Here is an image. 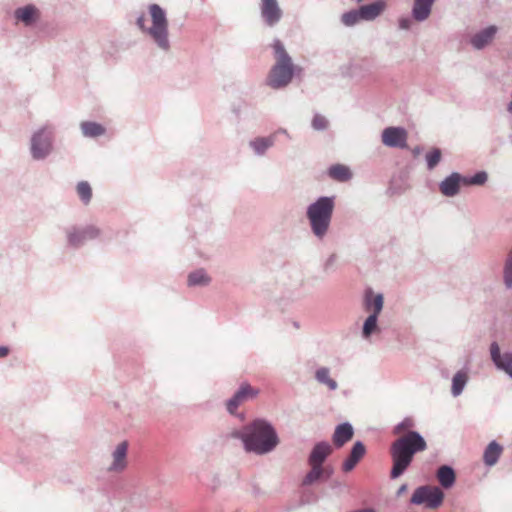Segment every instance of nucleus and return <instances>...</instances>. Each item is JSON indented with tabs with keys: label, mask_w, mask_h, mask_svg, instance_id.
I'll return each instance as SVG.
<instances>
[{
	"label": "nucleus",
	"mask_w": 512,
	"mask_h": 512,
	"mask_svg": "<svg viewBox=\"0 0 512 512\" xmlns=\"http://www.w3.org/2000/svg\"><path fill=\"white\" fill-rule=\"evenodd\" d=\"M232 437L241 440L244 450L255 455L269 454L280 442L275 427L263 418H256L241 430L233 431Z\"/></svg>",
	"instance_id": "obj_1"
},
{
	"label": "nucleus",
	"mask_w": 512,
	"mask_h": 512,
	"mask_svg": "<svg viewBox=\"0 0 512 512\" xmlns=\"http://www.w3.org/2000/svg\"><path fill=\"white\" fill-rule=\"evenodd\" d=\"M426 449V440L415 430L405 432L395 439L389 449L392 461L390 478L397 479L402 476L413 463L415 455Z\"/></svg>",
	"instance_id": "obj_2"
},
{
	"label": "nucleus",
	"mask_w": 512,
	"mask_h": 512,
	"mask_svg": "<svg viewBox=\"0 0 512 512\" xmlns=\"http://www.w3.org/2000/svg\"><path fill=\"white\" fill-rule=\"evenodd\" d=\"M272 49L275 63L267 74L265 84L273 90H281L292 82L296 71L300 70V67L293 63L291 56L280 39L276 38L273 40Z\"/></svg>",
	"instance_id": "obj_3"
},
{
	"label": "nucleus",
	"mask_w": 512,
	"mask_h": 512,
	"mask_svg": "<svg viewBox=\"0 0 512 512\" xmlns=\"http://www.w3.org/2000/svg\"><path fill=\"white\" fill-rule=\"evenodd\" d=\"M335 196H320L306 208V218L312 234L323 240L330 229L335 209Z\"/></svg>",
	"instance_id": "obj_4"
},
{
	"label": "nucleus",
	"mask_w": 512,
	"mask_h": 512,
	"mask_svg": "<svg viewBox=\"0 0 512 512\" xmlns=\"http://www.w3.org/2000/svg\"><path fill=\"white\" fill-rule=\"evenodd\" d=\"M149 12L152 25L150 27L145 26L146 17L144 14L137 17L136 25L153 39L159 49L167 52L170 49V41L168 38V20L166 12L158 4L149 5Z\"/></svg>",
	"instance_id": "obj_5"
},
{
	"label": "nucleus",
	"mask_w": 512,
	"mask_h": 512,
	"mask_svg": "<svg viewBox=\"0 0 512 512\" xmlns=\"http://www.w3.org/2000/svg\"><path fill=\"white\" fill-rule=\"evenodd\" d=\"M55 127L52 124H45L36 129L30 138L29 151L31 158L35 161H42L48 158L54 149Z\"/></svg>",
	"instance_id": "obj_6"
},
{
	"label": "nucleus",
	"mask_w": 512,
	"mask_h": 512,
	"mask_svg": "<svg viewBox=\"0 0 512 512\" xmlns=\"http://www.w3.org/2000/svg\"><path fill=\"white\" fill-rule=\"evenodd\" d=\"M488 179L485 171H479L473 176H464L458 172H452L449 176L444 178L439 184L440 192L446 197L456 196L461 186L483 185Z\"/></svg>",
	"instance_id": "obj_7"
},
{
	"label": "nucleus",
	"mask_w": 512,
	"mask_h": 512,
	"mask_svg": "<svg viewBox=\"0 0 512 512\" xmlns=\"http://www.w3.org/2000/svg\"><path fill=\"white\" fill-rule=\"evenodd\" d=\"M444 497L445 494L440 487L423 485L414 490L410 503L424 505L428 509H436L442 505Z\"/></svg>",
	"instance_id": "obj_8"
},
{
	"label": "nucleus",
	"mask_w": 512,
	"mask_h": 512,
	"mask_svg": "<svg viewBox=\"0 0 512 512\" xmlns=\"http://www.w3.org/2000/svg\"><path fill=\"white\" fill-rule=\"evenodd\" d=\"M67 246L79 249L89 240L100 236V229L94 225L78 226L72 225L64 229Z\"/></svg>",
	"instance_id": "obj_9"
},
{
	"label": "nucleus",
	"mask_w": 512,
	"mask_h": 512,
	"mask_svg": "<svg viewBox=\"0 0 512 512\" xmlns=\"http://www.w3.org/2000/svg\"><path fill=\"white\" fill-rule=\"evenodd\" d=\"M259 393L260 390L254 388L248 382L241 383L237 391L226 401L227 412L234 415L241 404L255 399Z\"/></svg>",
	"instance_id": "obj_10"
},
{
	"label": "nucleus",
	"mask_w": 512,
	"mask_h": 512,
	"mask_svg": "<svg viewBox=\"0 0 512 512\" xmlns=\"http://www.w3.org/2000/svg\"><path fill=\"white\" fill-rule=\"evenodd\" d=\"M260 16L267 27H275L283 17V11L277 0H260Z\"/></svg>",
	"instance_id": "obj_11"
},
{
	"label": "nucleus",
	"mask_w": 512,
	"mask_h": 512,
	"mask_svg": "<svg viewBox=\"0 0 512 512\" xmlns=\"http://www.w3.org/2000/svg\"><path fill=\"white\" fill-rule=\"evenodd\" d=\"M490 357L495 367L505 372L512 379V352L501 353L500 346L496 341L490 344Z\"/></svg>",
	"instance_id": "obj_12"
},
{
	"label": "nucleus",
	"mask_w": 512,
	"mask_h": 512,
	"mask_svg": "<svg viewBox=\"0 0 512 512\" xmlns=\"http://www.w3.org/2000/svg\"><path fill=\"white\" fill-rule=\"evenodd\" d=\"M382 142L391 148H405L407 132L402 127H387L382 132Z\"/></svg>",
	"instance_id": "obj_13"
},
{
	"label": "nucleus",
	"mask_w": 512,
	"mask_h": 512,
	"mask_svg": "<svg viewBox=\"0 0 512 512\" xmlns=\"http://www.w3.org/2000/svg\"><path fill=\"white\" fill-rule=\"evenodd\" d=\"M498 28L495 25H490L476 32L470 38V44L476 50H482L488 46L495 38Z\"/></svg>",
	"instance_id": "obj_14"
},
{
	"label": "nucleus",
	"mask_w": 512,
	"mask_h": 512,
	"mask_svg": "<svg viewBox=\"0 0 512 512\" xmlns=\"http://www.w3.org/2000/svg\"><path fill=\"white\" fill-rule=\"evenodd\" d=\"M332 452L333 448L329 442L319 441L313 446L307 462L308 464L323 465Z\"/></svg>",
	"instance_id": "obj_15"
},
{
	"label": "nucleus",
	"mask_w": 512,
	"mask_h": 512,
	"mask_svg": "<svg viewBox=\"0 0 512 512\" xmlns=\"http://www.w3.org/2000/svg\"><path fill=\"white\" fill-rule=\"evenodd\" d=\"M366 454V447L362 441H356L350 449L348 457L342 464L344 472L352 471Z\"/></svg>",
	"instance_id": "obj_16"
},
{
	"label": "nucleus",
	"mask_w": 512,
	"mask_h": 512,
	"mask_svg": "<svg viewBox=\"0 0 512 512\" xmlns=\"http://www.w3.org/2000/svg\"><path fill=\"white\" fill-rule=\"evenodd\" d=\"M354 436V428L351 423L343 422L336 426L332 435V441L336 448L343 447Z\"/></svg>",
	"instance_id": "obj_17"
},
{
	"label": "nucleus",
	"mask_w": 512,
	"mask_h": 512,
	"mask_svg": "<svg viewBox=\"0 0 512 512\" xmlns=\"http://www.w3.org/2000/svg\"><path fill=\"white\" fill-rule=\"evenodd\" d=\"M384 306V296L382 293H374L371 288L365 290L364 308L371 311V314L380 315Z\"/></svg>",
	"instance_id": "obj_18"
},
{
	"label": "nucleus",
	"mask_w": 512,
	"mask_h": 512,
	"mask_svg": "<svg viewBox=\"0 0 512 512\" xmlns=\"http://www.w3.org/2000/svg\"><path fill=\"white\" fill-rule=\"evenodd\" d=\"M127 451H128V442L123 441L119 443L114 450L112 456H113V462L109 466V471L114 472H121L123 471L127 466Z\"/></svg>",
	"instance_id": "obj_19"
},
{
	"label": "nucleus",
	"mask_w": 512,
	"mask_h": 512,
	"mask_svg": "<svg viewBox=\"0 0 512 512\" xmlns=\"http://www.w3.org/2000/svg\"><path fill=\"white\" fill-rule=\"evenodd\" d=\"M39 10L32 4L19 7L14 11V17L25 26L33 25L39 18Z\"/></svg>",
	"instance_id": "obj_20"
},
{
	"label": "nucleus",
	"mask_w": 512,
	"mask_h": 512,
	"mask_svg": "<svg viewBox=\"0 0 512 512\" xmlns=\"http://www.w3.org/2000/svg\"><path fill=\"white\" fill-rule=\"evenodd\" d=\"M363 21H373L386 9L384 0H376L369 4L359 6Z\"/></svg>",
	"instance_id": "obj_21"
},
{
	"label": "nucleus",
	"mask_w": 512,
	"mask_h": 512,
	"mask_svg": "<svg viewBox=\"0 0 512 512\" xmlns=\"http://www.w3.org/2000/svg\"><path fill=\"white\" fill-rule=\"evenodd\" d=\"M503 446L498 443L496 440L491 441L484 449L483 452V463L487 467H493L499 461L502 453Z\"/></svg>",
	"instance_id": "obj_22"
},
{
	"label": "nucleus",
	"mask_w": 512,
	"mask_h": 512,
	"mask_svg": "<svg viewBox=\"0 0 512 512\" xmlns=\"http://www.w3.org/2000/svg\"><path fill=\"white\" fill-rule=\"evenodd\" d=\"M435 0H414L412 6V17L418 22L427 20L431 14Z\"/></svg>",
	"instance_id": "obj_23"
},
{
	"label": "nucleus",
	"mask_w": 512,
	"mask_h": 512,
	"mask_svg": "<svg viewBox=\"0 0 512 512\" xmlns=\"http://www.w3.org/2000/svg\"><path fill=\"white\" fill-rule=\"evenodd\" d=\"M436 478L442 488L450 489L456 482V473L452 466L444 464L438 467Z\"/></svg>",
	"instance_id": "obj_24"
},
{
	"label": "nucleus",
	"mask_w": 512,
	"mask_h": 512,
	"mask_svg": "<svg viewBox=\"0 0 512 512\" xmlns=\"http://www.w3.org/2000/svg\"><path fill=\"white\" fill-rule=\"evenodd\" d=\"M275 144V134H271L267 137H256L249 142L250 148L253 150L255 155L263 156L267 150L273 147Z\"/></svg>",
	"instance_id": "obj_25"
},
{
	"label": "nucleus",
	"mask_w": 512,
	"mask_h": 512,
	"mask_svg": "<svg viewBox=\"0 0 512 512\" xmlns=\"http://www.w3.org/2000/svg\"><path fill=\"white\" fill-rule=\"evenodd\" d=\"M327 175L338 182H347L353 176L350 168L343 164L331 165L327 170Z\"/></svg>",
	"instance_id": "obj_26"
},
{
	"label": "nucleus",
	"mask_w": 512,
	"mask_h": 512,
	"mask_svg": "<svg viewBox=\"0 0 512 512\" xmlns=\"http://www.w3.org/2000/svg\"><path fill=\"white\" fill-rule=\"evenodd\" d=\"M82 134L85 137L96 138L105 134V127L97 122L84 121L80 124Z\"/></svg>",
	"instance_id": "obj_27"
},
{
	"label": "nucleus",
	"mask_w": 512,
	"mask_h": 512,
	"mask_svg": "<svg viewBox=\"0 0 512 512\" xmlns=\"http://www.w3.org/2000/svg\"><path fill=\"white\" fill-rule=\"evenodd\" d=\"M378 315L370 314L364 321L362 326V337L365 340L371 338L373 334L380 332V327L378 325Z\"/></svg>",
	"instance_id": "obj_28"
},
{
	"label": "nucleus",
	"mask_w": 512,
	"mask_h": 512,
	"mask_svg": "<svg viewBox=\"0 0 512 512\" xmlns=\"http://www.w3.org/2000/svg\"><path fill=\"white\" fill-rule=\"evenodd\" d=\"M315 379L318 383L326 385L331 391H335L338 388L337 381L330 377V369L328 367L318 368L315 372Z\"/></svg>",
	"instance_id": "obj_29"
},
{
	"label": "nucleus",
	"mask_w": 512,
	"mask_h": 512,
	"mask_svg": "<svg viewBox=\"0 0 512 512\" xmlns=\"http://www.w3.org/2000/svg\"><path fill=\"white\" fill-rule=\"evenodd\" d=\"M503 284L507 290L512 289V247L508 250L503 263Z\"/></svg>",
	"instance_id": "obj_30"
},
{
	"label": "nucleus",
	"mask_w": 512,
	"mask_h": 512,
	"mask_svg": "<svg viewBox=\"0 0 512 512\" xmlns=\"http://www.w3.org/2000/svg\"><path fill=\"white\" fill-rule=\"evenodd\" d=\"M211 279L203 269H198L189 273L187 283L188 286H206Z\"/></svg>",
	"instance_id": "obj_31"
},
{
	"label": "nucleus",
	"mask_w": 512,
	"mask_h": 512,
	"mask_svg": "<svg viewBox=\"0 0 512 512\" xmlns=\"http://www.w3.org/2000/svg\"><path fill=\"white\" fill-rule=\"evenodd\" d=\"M310 471L305 475L302 480L303 486H309L322 478L325 474L323 465L309 464Z\"/></svg>",
	"instance_id": "obj_32"
},
{
	"label": "nucleus",
	"mask_w": 512,
	"mask_h": 512,
	"mask_svg": "<svg viewBox=\"0 0 512 512\" xmlns=\"http://www.w3.org/2000/svg\"><path fill=\"white\" fill-rule=\"evenodd\" d=\"M467 381H468V376L463 371H458L453 376L451 393L454 397L459 396L463 392V390L467 384Z\"/></svg>",
	"instance_id": "obj_33"
},
{
	"label": "nucleus",
	"mask_w": 512,
	"mask_h": 512,
	"mask_svg": "<svg viewBox=\"0 0 512 512\" xmlns=\"http://www.w3.org/2000/svg\"><path fill=\"white\" fill-rule=\"evenodd\" d=\"M363 21L360 8L352 9L341 15V23L346 27H352Z\"/></svg>",
	"instance_id": "obj_34"
},
{
	"label": "nucleus",
	"mask_w": 512,
	"mask_h": 512,
	"mask_svg": "<svg viewBox=\"0 0 512 512\" xmlns=\"http://www.w3.org/2000/svg\"><path fill=\"white\" fill-rule=\"evenodd\" d=\"M442 152L439 148H433L425 155L428 170H433L441 161Z\"/></svg>",
	"instance_id": "obj_35"
},
{
	"label": "nucleus",
	"mask_w": 512,
	"mask_h": 512,
	"mask_svg": "<svg viewBox=\"0 0 512 512\" xmlns=\"http://www.w3.org/2000/svg\"><path fill=\"white\" fill-rule=\"evenodd\" d=\"M77 193L84 204H88L92 198V189L88 182L81 181L77 184Z\"/></svg>",
	"instance_id": "obj_36"
},
{
	"label": "nucleus",
	"mask_w": 512,
	"mask_h": 512,
	"mask_svg": "<svg viewBox=\"0 0 512 512\" xmlns=\"http://www.w3.org/2000/svg\"><path fill=\"white\" fill-rule=\"evenodd\" d=\"M414 425H415L414 420L410 417H406L401 422H399L396 426H394L393 433L400 434L404 431L408 432V431L412 430Z\"/></svg>",
	"instance_id": "obj_37"
},
{
	"label": "nucleus",
	"mask_w": 512,
	"mask_h": 512,
	"mask_svg": "<svg viewBox=\"0 0 512 512\" xmlns=\"http://www.w3.org/2000/svg\"><path fill=\"white\" fill-rule=\"evenodd\" d=\"M311 125L314 130L323 131V130L327 129L328 121L324 116H322L320 114H315L312 119Z\"/></svg>",
	"instance_id": "obj_38"
},
{
	"label": "nucleus",
	"mask_w": 512,
	"mask_h": 512,
	"mask_svg": "<svg viewBox=\"0 0 512 512\" xmlns=\"http://www.w3.org/2000/svg\"><path fill=\"white\" fill-rule=\"evenodd\" d=\"M337 261V255L335 253H332L327 259L326 261L324 262L323 264V271L325 273H330L332 272L334 269V265Z\"/></svg>",
	"instance_id": "obj_39"
},
{
	"label": "nucleus",
	"mask_w": 512,
	"mask_h": 512,
	"mask_svg": "<svg viewBox=\"0 0 512 512\" xmlns=\"http://www.w3.org/2000/svg\"><path fill=\"white\" fill-rule=\"evenodd\" d=\"M412 25V20L409 17H401L398 21V26L402 30H409Z\"/></svg>",
	"instance_id": "obj_40"
},
{
	"label": "nucleus",
	"mask_w": 512,
	"mask_h": 512,
	"mask_svg": "<svg viewBox=\"0 0 512 512\" xmlns=\"http://www.w3.org/2000/svg\"><path fill=\"white\" fill-rule=\"evenodd\" d=\"M273 134H275V137L277 136V134H283L285 135L288 139H291V136L290 134L288 133V131L285 129V128H279L277 131H275Z\"/></svg>",
	"instance_id": "obj_41"
},
{
	"label": "nucleus",
	"mask_w": 512,
	"mask_h": 512,
	"mask_svg": "<svg viewBox=\"0 0 512 512\" xmlns=\"http://www.w3.org/2000/svg\"><path fill=\"white\" fill-rule=\"evenodd\" d=\"M324 471H325V474H324L323 478H325V479H329L333 474V468H331V467H324Z\"/></svg>",
	"instance_id": "obj_42"
},
{
	"label": "nucleus",
	"mask_w": 512,
	"mask_h": 512,
	"mask_svg": "<svg viewBox=\"0 0 512 512\" xmlns=\"http://www.w3.org/2000/svg\"><path fill=\"white\" fill-rule=\"evenodd\" d=\"M9 349L6 346H0V358L8 355Z\"/></svg>",
	"instance_id": "obj_43"
},
{
	"label": "nucleus",
	"mask_w": 512,
	"mask_h": 512,
	"mask_svg": "<svg viewBox=\"0 0 512 512\" xmlns=\"http://www.w3.org/2000/svg\"><path fill=\"white\" fill-rule=\"evenodd\" d=\"M406 489H407V485L406 484L401 485L399 487V489H398L397 494L400 495V494L404 493L406 491Z\"/></svg>",
	"instance_id": "obj_44"
},
{
	"label": "nucleus",
	"mask_w": 512,
	"mask_h": 512,
	"mask_svg": "<svg viewBox=\"0 0 512 512\" xmlns=\"http://www.w3.org/2000/svg\"><path fill=\"white\" fill-rule=\"evenodd\" d=\"M293 326H294L295 328H299V324H298V322L294 321V322H293Z\"/></svg>",
	"instance_id": "obj_45"
}]
</instances>
